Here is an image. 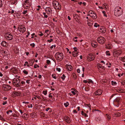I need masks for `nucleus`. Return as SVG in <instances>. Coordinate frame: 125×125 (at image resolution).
<instances>
[{"mask_svg":"<svg viewBox=\"0 0 125 125\" xmlns=\"http://www.w3.org/2000/svg\"><path fill=\"white\" fill-rule=\"evenodd\" d=\"M114 13L115 16L118 17L122 14L123 10L121 7H116L115 9Z\"/></svg>","mask_w":125,"mask_h":125,"instance_id":"1","label":"nucleus"},{"mask_svg":"<svg viewBox=\"0 0 125 125\" xmlns=\"http://www.w3.org/2000/svg\"><path fill=\"white\" fill-rule=\"evenodd\" d=\"M0 53L4 56L7 55L9 53V52L6 50H1L0 51Z\"/></svg>","mask_w":125,"mask_h":125,"instance_id":"12","label":"nucleus"},{"mask_svg":"<svg viewBox=\"0 0 125 125\" xmlns=\"http://www.w3.org/2000/svg\"><path fill=\"white\" fill-rule=\"evenodd\" d=\"M23 72L25 74H28V72L25 71V70H24L23 71Z\"/></svg>","mask_w":125,"mask_h":125,"instance_id":"45","label":"nucleus"},{"mask_svg":"<svg viewBox=\"0 0 125 125\" xmlns=\"http://www.w3.org/2000/svg\"><path fill=\"white\" fill-rule=\"evenodd\" d=\"M45 11L48 14L50 13L51 11V8L49 7H46L45 9Z\"/></svg>","mask_w":125,"mask_h":125,"instance_id":"16","label":"nucleus"},{"mask_svg":"<svg viewBox=\"0 0 125 125\" xmlns=\"http://www.w3.org/2000/svg\"><path fill=\"white\" fill-rule=\"evenodd\" d=\"M94 26L96 27H97L99 26V25L97 23H95L94 25Z\"/></svg>","mask_w":125,"mask_h":125,"instance_id":"40","label":"nucleus"},{"mask_svg":"<svg viewBox=\"0 0 125 125\" xmlns=\"http://www.w3.org/2000/svg\"><path fill=\"white\" fill-rule=\"evenodd\" d=\"M114 114L116 116H119L121 115V114L118 112L115 113Z\"/></svg>","mask_w":125,"mask_h":125,"instance_id":"23","label":"nucleus"},{"mask_svg":"<svg viewBox=\"0 0 125 125\" xmlns=\"http://www.w3.org/2000/svg\"><path fill=\"white\" fill-rule=\"evenodd\" d=\"M5 38L8 40H10L13 38V36L10 33H6L5 35Z\"/></svg>","mask_w":125,"mask_h":125,"instance_id":"9","label":"nucleus"},{"mask_svg":"<svg viewBox=\"0 0 125 125\" xmlns=\"http://www.w3.org/2000/svg\"><path fill=\"white\" fill-rule=\"evenodd\" d=\"M89 15L93 19H95L97 18L96 14L94 13H93V14L91 15Z\"/></svg>","mask_w":125,"mask_h":125,"instance_id":"17","label":"nucleus"},{"mask_svg":"<svg viewBox=\"0 0 125 125\" xmlns=\"http://www.w3.org/2000/svg\"><path fill=\"white\" fill-rule=\"evenodd\" d=\"M104 6V8H107L106 7V6H107V4L106 3H104L103 5Z\"/></svg>","mask_w":125,"mask_h":125,"instance_id":"57","label":"nucleus"},{"mask_svg":"<svg viewBox=\"0 0 125 125\" xmlns=\"http://www.w3.org/2000/svg\"><path fill=\"white\" fill-rule=\"evenodd\" d=\"M112 84V85H116L117 84V83L113 81H112L111 82Z\"/></svg>","mask_w":125,"mask_h":125,"instance_id":"34","label":"nucleus"},{"mask_svg":"<svg viewBox=\"0 0 125 125\" xmlns=\"http://www.w3.org/2000/svg\"><path fill=\"white\" fill-rule=\"evenodd\" d=\"M7 101H5L3 102V103L2 104V105H5L6 104H7Z\"/></svg>","mask_w":125,"mask_h":125,"instance_id":"49","label":"nucleus"},{"mask_svg":"<svg viewBox=\"0 0 125 125\" xmlns=\"http://www.w3.org/2000/svg\"><path fill=\"white\" fill-rule=\"evenodd\" d=\"M88 83H93V81L90 79H89L88 80Z\"/></svg>","mask_w":125,"mask_h":125,"instance_id":"42","label":"nucleus"},{"mask_svg":"<svg viewBox=\"0 0 125 125\" xmlns=\"http://www.w3.org/2000/svg\"><path fill=\"white\" fill-rule=\"evenodd\" d=\"M50 61L48 60H47V64H49L50 63Z\"/></svg>","mask_w":125,"mask_h":125,"instance_id":"58","label":"nucleus"},{"mask_svg":"<svg viewBox=\"0 0 125 125\" xmlns=\"http://www.w3.org/2000/svg\"><path fill=\"white\" fill-rule=\"evenodd\" d=\"M13 93L14 94L16 95L17 96L20 95L21 94V93L20 92H14Z\"/></svg>","mask_w":125,"mask_h":125,"instance_id":"25","label":"nucleus"},{"mask_svg":"<svg viewBox=\"0 0 125 125\" xmlns=\"http://www.w3.org/2000/svg\"><path fill=\"white\" fill-rule=\"evenodd\" d=\"M64 120L68 123H69L71 122L70 118L68 116L65 117H64Z\"/></svg>","mask_w":125,"mask_h":125,"instance_id":"14","label":"nucleus"},{"mask_svg":"<svg viewBox=\"0 0 125 125\" xmlns=\"http://www.w3.org/2000/svg\"><path fill=\"white\" fill-rule=\"evenodd\" d=\"M97 66L99 67L100 68H101L102 67L101 66V65L100 64H98L97 65Z\"/></svg>","mask_w":125,"mask_h":125,"instance_id":"50","label":"nucleus"},{"mask_svg":"<svg viewBox=\"0 0 125 125\" xmlns=\"http://www.w3.org/2000/svg\"><path fill=\"white\" fill-rule=\"evenodd\" d=\"M12 71L13 73H17V69H16L13 68L12 69Z\"/></svg>","mask_w":125,"mask_h":125,"instance_id":"26","label":"nucleus"},{"mask_svg":"<svg viewBox=\"0 0 125 125\" xmlns=\"http://www.w3.org/2000/svg\"><path fill=\"white\" fill-rule=\"evenodd\" d=\"M2 2L1 0H0V7H1L2 6Z\"/></svg>","mask_w":125,"mask_h":125,"instance_id":"38","label":"nucleus"},{"mask_svg":"<svg viewBox=\"0 0 125 125\" xmlns=\"http://www.w3.org/2000/svg\"><path fill=\"white\" fill-rule=\"evenodd\" d=\"M81 114L82 115H84L85 117H87L88 116V115L86 113H84L83 111H81Z\"/></svg>","mask_w":125,"mask_h":125,"instance_id":"29","label":"nucleus"},{"mask_svg":"<svg viewBox=\"0 0 125 125\" xmlns=\"http://www.w3.org/2000/svg\"><path fill=\"white\" fill-rule=\"evenodd\" d=\"M106 116L107 117L108 120H109L111 119V117L110 115L106 114Z\"/></svg>","mask_w":125,"mask_h":125,"instance_id":"28","label":"nucleus"},{"mask_svg":"<svg viewBox=\"0 0 125 125\" xmlns=\"http://www.w3.org/2000/svg\"><path fill=\"white\" fill-rule=\"evenodd\" d=\"M115 101L119 103V99H116L115 100Z\"/></svg>","mask_w":125,"mask_h":125,"instance_id":"51","label":"nucleus"},{"mask_svg":"<svg viewBox=\"0 0 125 125\" xmlns=\"http://www.w3.org/2000/svg\"><path fill=\"white\" fill-rule=\"evenodd\" d=\"M122 51L121 50L114 51L113 53L114 56L115 57L118 56L122 53Z\"/></svg>","mask_w":125,"mask_h":125,"instance_id":"11","label":"nucleus"},{"mask_svg":"<svg viewBox=\"0 0 125 125\" xmlns=\"http://www.w3.org/2000/svg\"><path fill=\"white\" fill-rule=\"evenodd\" d=\"M27 13V10H24L23 12H22V13L24 15L26 14Z\"/></svg>","mask_w":125,"mask_h":125,"instance_id":"46","label":"nucleus"},{"mask_svg":"<svg viewBox=\"0 0 125 125\" xmlns=\"http://www.w3.org/2000/svg\"><path fill=\"white\" fill-rule=\"evenodd\" d=\"M121 60L124 62H125V56L121 58Z\"/></svg>","mask_w":125,"mask_h":125,"instance_id":"32","label":"nucleus"},{"mask_svg":"<svg viewBox=\"0 0 125 125\" xmlns=\"http://www.w3.org/2000/svg\"><path fill=\"white\" fill-rule=\"evenodd\" d=\"M25 83V82L23 81H22L21 83V84L22 85H23Z\"/></svg>","mask_w":125,"mask_h":125,"instance_id":"56","label":"nucleus"},{"mask_svg":"<svg viewBox=\"0 0 125 125\" xmlns=\"http://www.w3.org/2000/svg\"><path fill=\"white\" fill-rule=\"evenodd\" d=\"M79 16L78 14H73V17L74 18V19L75 20L77 21L78 20V19L77 18V17H79Z\"/></svg>","mask_w":125,"mask_h":125,"instance_id":"21","label":"nucleus"},{"mask_svg":"<svg viewBox=\"0 0 125 125\" xmlns=\"http://www.w3.org/2000/svg\"><path fill=\"white\" fill-rule=\"evenodd\" d=\"M96 120L97 121L100 122L101 121L102 119L100 117H98L96 119Z\"/></svg>","mask_w":125,"mask_h":125,"instance_id":"31","label":"nucleus"},{"mask_svg":"<svg viewBox=\"0 0 125 125\" xmlns=\"http://www.w3.org/2000/svg\"><path fill=\"white\" fill-rule=\"evenodd\" d=\"M105 39L103 37H100L97 39V41L101 44L104 43L105 42Z\"/></svg>","mask_w":125,"mask_h":125,"instance_id":"8","label":"nucleus"},{"mask_svg":"<svg viewBox=\"0 0 125 125\" xmlns=\"http://www.w3.org/2000/svg\"><path fill=\"white\" fill-rule=\"evenodd\" d=\"M10 1L11 2V4H13L17 2V0H10Z\"/></svg>","mask_w":125,"mask_h":125,"instance_id":"22","label":"nucleus"},{"mask_svg":"<svg viewBox=\"0 0 125 125\" xmlns=\"http://www.w3.org/2000/svg\"><path fill=\"white\" fill-rule=\"evenodd\" d=\"M30 45L33 47H35V44L34 43H33L32 44H31Z\"/></svg>","mask_w":125,"mask_h":125,"instance_id":"48","label":"nucleus"},{"mask_svg":"<svg viewBox=\"0 0 125 125\" xmlns=\"http://www.w3.org/2000/svg\"><path fill=\"white\" fill-rule=\"evenodd\" d=\"M61 69L60 68H56V70L59 72H60L61 71Z\"/></svg>","mask_w":125,"mask_h":125,"instance_id":"53","label":"nucleus"},{"mask_svg":"<svg viewBox=\"0 0 125 125\" xmlns=\"http://www.w3.org/2000/svg\"><path fill=\"white\" fill-rule=\"evenodd\" d=\"M94 55L93 54L90 53L88 54L87 57V60L88 61H91L94 60Z\"/></svg>","mask_w":125,"mask_h":125,"instance_id":"6","label":"nucleus"},{"mask_svg":"<svg viewBox=\"0 0 125 125\" xmlns=\"http://www.w3.org/2000/svg\"><path fill=\"white\" fill-rule=\"evenodd\" d=\"M29 0H26L25 1L23 5L24 8L26 9H28L30 7L31 4Z\"/></svg>","mask_w":125,"mask_h":125,"instance_id":"5","label":"nucleus"},{"mask_svg":"<svg viewBox=\"0 0 125 125\" xmlns=\"http://www.w3.org/2000/svg\"><path fill=\"white\" fill-rule=\"evenodd\" d=\"M69 104V103L68 102L65 103L64 104V105L66 107H67Z\"/></svg>","mask_w":125,"mask_h":125,"instance_id":"33","label":"nucleus"},{"mask_svg":"<svg viewBox=\"0 0 125 125\" xmlns=\"http://www.w3.org/2000/svg\"><path fill=\"white\" fill-rule=\"evenodd\" d=\"M102 12L103 13L104 15V16H105L106 17H107V15L105 14V12L104 11H102Z\"/></svg>","mask_w":125,"mask_h":125,"instance_id":"43","label":"nucleus"},{"mask_svg":"<svg viewBox=\"0 0 125 125\" xmlns=\"http://www.w3.org/2000/svg\"><path fill=\"white\" fill-rule=\"evenodd\" d=\"M100 31L101 32L104 33L105 32V29L104 27H102L100 28Z\"/></svg>","mask_w":125,"mask_h":125,"instance_id":"18","label":"nucleus"},{"mask_svg":"<svg viewBox=\"0 0 125 125\" xmlns=\"http://www.w3.org/2000/svg\"><path fill=\"white\" fill-rule=\"evenodd\" d=\"M34 59L30 60H29V62L30 64H32V65H33V63L34 62Z\"/></svg>","mask_w":125,"mask_h":125,"instance_id":"24","label":"nucleus"},{"mask_svg":"<svg viewBox=\"0 0 125 125\" xmlns=\"http://www.w3.org/2000/svg\"><path fill=\"white\" fill-rule=\"evenodd\" d=\"M106 54L107 55L109 56L110 55V54L109 51H107L106 52Z\"/></svg>","mask_w":125,"mask_h":125,"instance_id":"41","label":"nucleus"},{"mask_svg":"<svg viewBox=\"0 0 125 125\" xmlns=\"http://www.w3.org/2000/svg\"><path fill=\"white\" fill-rule=\"evenodd\" d=\"M49 31V30H45V33H47L48 34V32Z\"/></svg>","mask_w":125,"mask_h":125,"instance_id":"63","label":"nucleus"},{"mask_svg":"<svg viewBox=\"0 0 125 125\" xmlns=\"http://www.w3.org/2000/svg\"><path fill=\"white\" fill-rule=\"evenodd\" d=\"M39 66L36 64H35L34 66V67L35 68H36L37 67L39 68Z\"/></svg>","mask_w":125,"mask_h":125,"instance_id":"39","label":"nucleus"},{"mask_svg":"<svg viewBox=\"0 0 125 125\" xmlns=\"http://www.w3.org/2000/svg\"><path fill=\"white\" fill-rule=\"evenodd\" d=\"M105 48L108 49H110L112 48V46L110 44H108L107 45H106Z\"/></svg>","mask_w":125,"mask_h":125,"instance_id":"20","label":"nucleus"},{"mask_svg":"<svg viewBox=\"0 0 125 125\" xmlns=\"http://www.w3.org/2000/svg\"><path fill=\"white\" fill-rule=\"evenodd\" d=\"M91 44L92 46L94 47H96L97 46V43L94 41H92Z\"/></svg>","mask_w":125,"mask_h":125,"instance_id":"15","label":"nucleus"},{"mask_svg":"<svg viewBox=\"0 0 125 125\" xmlns=\"http://www.w3.org/2000/svg\"><path fill=\"white\" fill-rule=\"evenodd\" d=\"M102 93V91L101 90H98L96 92H95L94 94L95 95H101Z\"/></svg>","mask_w":125,"mask_h":125,"instance_id":"13","label":"nucleus"},{"mask_svg":"<svg viewBox=\"0 0 125 125\" xmlns=\"http://www.w3.org/2000/svg\"><path fill=\"white\" fill-rule=\"evenodd\" d=\"M53 41L52 39H51L50 40H47V42H51Z\"/></svg>","mask_w":125,"mask_h":125,"instance_id":"54","label":"nucleus"},{"mask_svg":"<svg viewBox=\"0 0 125 125\" xmlns=\"http://www.w3.org/2000/svg\"><path fill=\"white\" fill-rule=\"evenodd\" d=\"M52 76L53 78H54L55 79L56 78V77L55 76V74H52Z\"/></svg>","mask_w":125,"mask_h":125,"instance_id":"47","label":"nucleus"},{"mask_svg":"<svg viewBox=\"0 0 125 125\" xmlns=\"http://www.w3.org/2000/svg\"><path fill=\"white\" fill-rule=\"evenodd\" d=\"M72 75L75 79H76V76L74 73H73Z\"/></svg>","mask_w":125,"mask_h":125,"instance_id":"36","label":"nucleus"},{"mask_svg":"<svg viewBox=\"0 0 125 125\" xmlns=\"http://www.w3.org/2000/svg\"><path fill=\"white\" fill-rule=\"evenodd\" d=\"M31 117L32 118H33L34 117V116L33 115V114L32 113L31 114Z\"/></svg>","mask_w":125,"mask_h":125,"instance_id":"62","label":"nucleus"},{"mask_svg":"<svg viewBox=\"0 0 125 125\" xmlns=\"http://www.w3.org/2000/svg\"><path fill=\"white\" fill-rule=\"evenodd\" d=\"M52 3L55 9H61V5L58 1L54 0L53 1Z\"/></svg>","mask_w":125,"mask_h":125,"instance_id":"3","label":"nucleus"},{"mask_svg":"<svg viewBox=\"0 0 125 125\" xmlns=\"http://www.w3.org/2000/svg\"><path fill=\"white\" fill-rule=\"evenodd\" d=\"M77 53L75 52H73L72 53V55L73 57H75L77 56Z\"/></svg>","mask_w":125,"mask_h":125,"instance_id":"27","label":"nucleus"},{"mask_svg":"<svg viewBox=\"0 0 125 125\" xmlns=\"http://www.w3.org/2000/svg\"><path fill=\"white\" fill-rule=\"evenodd\" d=\"M40 33H41V34H39V35L40 36H42L43 35V33H41V32H40Z\"/></svg>","mask_w":125,"mask_h":125,"instance_id":"60","label":"nucleus"},{"mask_svg":"<svg viewBox=\"0 0 125 125\" xmlns=\"http://www.w3.org/2000/svg\"><path fill=\"white\" fill-rule=\"evenodd\" d=\"M19 111L20 112V113H21V115H22V114L23 113V112H22V111L21 110H19Z\"/></svg>","mask_w":125,"mask_h":125,"instance_id":"61","label":"nucleus"},{"mask_svg":"<svg viewBox=\"0 0 125 125\" xmlns=\"http://www.w3.org/2000/svg\"><path fill=\"white\" fill-rule=\"evenodd\" d=\"M47 90L43 91V94H44V95H46L47 94Z\"/></svg>","mask_w":125,"mask_h":125,"instance_id":"35","label":"nucleus"},{"mask_svg":"<svg viewBox=\"0 0 125 125\" xmlns=\"http://www.w3.org/2000/svg\"><path fill=\"white\" fill-rule=\"evenodd\" d=\"M18 30L21 33H23L25 31V28L23 25H20L18 28Z\"/></svg>","mask_w":125,"mask_h":125,"instance_id":"7","label":"nucleus"},{"mask_svg":"<svg viewBox=\"0 0 125 125\" xmlns=\"http://www.w3.org/2000/svg\"><path fill=\"white\" fill-rule=\"evenodd\" d=\"M94 13L92 11H89V14H90V15H91L93 14V13Z\"/></svg>","mask_w":125,"mask_h":125,"instance_id":"52","label":"nucleus"},{"mask_svg":"<svg viewBox=\"0 0 125 125\" xmlns=\"http://www.w3.org/2000/svg\"><path fill=\"white\" fill-rule=\"evenodd\" d=\"M43 14L44 15V17L45 18H47L48 17V16L46 15L45 13H43Z\"/></svg>","mask_w":125,"mask_h":125,"instance_id":"44","label":"nucleus"},{"mask_svg":"<svg viewBox=\"0 0 125 125\" xmlns=\"http://www.w3.org/2000/svg\"><path fill=\"white\" fill-rule=\"evenodd\" d=\"M2 88L4 91H7L10 90L11 87L9 85L4 84L3 85Z\"/></svg>","mask_w":125,"mask_h":125,"instance_id":"10","label":"nucleus"},{"mask_svg":"<svg viewBox=\"0 0 125 125\" xmlns=\"http://www.w3.org/2000/svg\"><path fill=\"white\" fill-rule=\"evenodd\" d=\"M1 44L2 46L5 47L6 46L7 43L5 41H3L1 43Z\"/></svg>","mask_w":125,"mask_h":125,"instance_id":"19","label":"nucleus"},{"mask_svg":"<svg viewBox=\"0 0 125 125\" xmlns=\"http://www.w3.org/2000/svg\"><path fill=\"white\" fill-rule=\"evenodd\" d=\"M85 106L86 107H89V109L91 111V109L90 108L91 105L90 104H87Z\"/></svg>","mask_w":125,"mask_h":125,"instance_id":"30","label":"nucleus"},{"mask_svg":"<svg viewBox=\"0 0 125 125\" xmlns=\"http://www.w3.org/2000/svg\"><path fill=\"white\" fill-rule=\"evenodd\" d=\"M73 49L75 51V52H76L77 51V49L76 47H74Z\"/></svg>","mask_w":125,"mask_h":125,"instance_id":"55","label":"nucleus"},{"mask_svg":"<svg viewBox=\"0 0 125 125\" xmlns=\"http://www.w3.org/2000/svg\"><path fill=\"white\" fill-rule=\"evenodd\" d=\"M56 59L60 61L62 60L63 58V55L62 53L57 52L55 54Z\"/></svg>","mask_w":125,"mask_h":125,"instance_id":"2","label":"nucleus"},{"mask_svg":"<svg viewBox=\"0 0 125 125\" xmlns=\"http://www.w3.org/2000/svg\"><path fill=\"white\" fill-rule=\"evenodd\" d=\"M13 83L14 85L18 87L21 86V83H20V80L18 78H14L13 80Z\"/></svg>","mask_w":125,"mask_h":125,"instance_id":"4","label":"nucleus"},{"mask_svg":"<svg viewBox=\"0 0 125 125\" xmlns=\"http://www.w3.org/2000/svg\"><path fill=\"white\" fill-rule=\"evenodd\" d=\"M69 68H70V69H68L70 71H71V70L72 69V67L71 66H69Z\"/></svg>","mask_w":125,"mask_h":125,"instance_id":"59","label":"nucleus"},{"mask_svg":"<svg viewBox=\"0 0 125 125\" xmlns=\"http://www.w3.org/2000/svg\"><path fill=\"white\" fill-rule=\"evenodd\" d=\"M71 93H73V95H75L76 94L74 91H71Z\"/></svg>","mask_w":125,"mask_h":125,"instance_id":"64","label":"nucleus"},{"mask_svg":"<svg viewBox=\"0 0 125 125\" xmlns=\"http://www.w3.org/2000/svg\"><path fill=\"white\" fill-rule=\"evenodd\" d=\"M65 76L64 74H63L62 75V76L61 77V78L63 80H64V79L65 78Z\"/></svg>","mask_w":125,"mask_h":125,"instance_id":"37","label":"nucleus"}]
</instances>
